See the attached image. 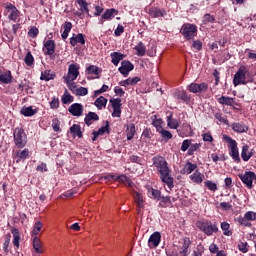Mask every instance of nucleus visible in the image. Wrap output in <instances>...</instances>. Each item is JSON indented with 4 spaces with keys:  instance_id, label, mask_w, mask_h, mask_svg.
<instances>
[{
    "instance_id": "f257e3e1",
    "label": "nucleus",
    "mask_w": 256,
    "mask_h": 256,
    "mask_svg": "<svg viewBox=\"0 0 256 256\" xmlns=\"http://www.w3.org/2000/svg\"><path fill=\"white\" fill-rule=\"evenodd\" d=\"M247 73H249V69L246 66L239 67L233 78L234 87L252 82V80H247Z\"/></svg>"
},
{
    "instance_id": "f03ea898",
    "label": "nucleus",
    "mask_w": 256,
    "mask_h": 256,
    "mask_svg": "<svg viewBox=\"0 0 256 256\" xmlns=\"http://www.w3.org/2000/svg\"><path fill=\"white\" fill-rule=\"evenodd\" d=\"M196 227L208 237H211L213 233H219V227H217L216 223L212 224L211 221H198Z\"/></svg>"
},
{
    "instance_id": "7ed1b4c3",
    "label": "nucleus",
    "mask_w": 256,
    "mask_h": 256,
    "mask_svg": "<svg viewBox=\"0 0 256 256\" xmlns=\"http://www.w3.org/2000/svg\"><path fill=\"white\" fill-rule=\"evenodd\" d=\"M223 141L228 143V147L231 151V157L236 161V163H241V158L239 157V149L237 148V141L233 140L227 134L223 135Z\"/></svg>"
},
{
    "instance_id": "20e7f679",
    "label": "nucleus",
    "mask_w": 256,
    "mask_h": 256,
    "mask_svg": "<svg viewBox=\"0 0 256 256\" xmlns=\"http://www.w3.org/2000/svg\"><path fill=\"white\" fill-rule=\"evenodd\" d=\"M14 143L18 149H23L27 145V134L24 129L16 128L14 130Z\"/></svg>"
},
{
    "instance_id": "39448f33",
    "label": "nucleus",
    "mask_w": 256,
    "mask_h": 256,
    "mask_svg": "<svg viewBox=\"0 0 256 256\" xmlns=\"http://www.w3.org/2000/svg\"><path fill=\"white\" fill-rule=\"evenodd\" d=\"M182 35L185 39H193L197 35V26L193 24H184L181 29Z\"/></svg>"
},
{
    "instance_id": "423d86ee",
    "label": "nucleus",
    "mask_w": 256,
    "mask_h": 256,
    "mask_svg": "<svg viewBox=\"0 0 256 256\" xmlns=\"http://www.w3.org/2000/svg\"><path fill=\"white\" fill-rule=\"evenodd\" d=\"M79 69H81L79 64H70L68 67V73L64 77V80L68 82L75 81V79L79 77Z\"/></svg>"
},
{
    "instance_id": "0eeeda50",
    "label": "nucleus",
    "mask_w": 256,
    "mask_h": 256,
    "mask_svg": "<svg viewBox=\"0 0 256 256\" xmlns=\"http://www.w3.org/2000/svg\"><path fill=\"white\" fill-rule=\"evenodd\" d=\"M238 177L248 189H253V181L256 179L254 172H245V174H239Z\"/></svg>"
},
{
    "instance_id": "6e6552de",
    "label": "nucleus",
    "mask_w": 256,
    "mask_h": 256,
    "mask_svg": "<svg viewBox=\"0 0 256 256\" xmlns=\"http://www.w3.org/2000/svg\"><path fill=\"white\" fill-rule=\"evenodd\" d=\"M5 13L8 16V19H10V21H17V19H19V10L17 9V7H15V5L9 3L5 5Z\"/></svg>"
},
{
    "instance_id": "1a4fd4ad",
    "label": "nucleus",
    "mask_w": 256,
    "mask_h": 256,
    "mask_svg": "<svg viewBox=\"0 0 256 256\" xmlns=\"http://www.w3.org/2000/svg\"><path fill=\"white\" fill-rule=\"evenodd\" d=\"M154 166L158 169L159 173H167L169 167L167 166V161L165 158L158 156L154 158Z\"/></svg>"
},
{
    "instance_id": "9d476101",
    "label": "nucleus",
    "mask_w": 256,
    "mask_h": 256,
    "mask_svg": "<svg viewBox=\"0 0 256 256\" xmlns=\"http://www.w3.org/2000/svg\"><path fill=\"white\" fill-rule=\"evenodd\" d=\"M131 195L138 209H143V207H145V198H143V194L136 190H132ZM138 213H141V210H138Z\"/></svg>"
},
{
    "instance_id": "9b49d317",
    "label": "nucleus",
    "mask_w": 256,
    "mask_h": 256,
    "mask_svg": "<svg viewBox=\"0 0 256 256\" xmlns=\"http://www.w3.org/2000/svg\"><path fill=\"white\" fill-rule=\"evenodd\" d=\"M161 180L164 183V185H167L166 191L169 193L171 189H173V177H171V171L167 170L166 173H161Z\"/></svg>"
},
{
    "instance_id": "f8f14e48",
    "label": "nucleus",
    "mask_w": 256,
    "mask_h": 256,
    "mask_svg": "<svg viewBox=\"0 0 256 256\" xmlns=\"http://www.w3.org/2000/svg\"><path fill=\"white\" fill-rule=\"evenodd\" d=\"M105 179H108L109 181H111V179L113 181H118V183H123V185H125L126 187H133V182H131V179H129V177H127L126 175H121V176H108L105 177Z\"/></svg>"
},
{
    "instance_id": "ddd939ff",
    "label": "nucleus",
    "mask_w": 256,
    "mask_h": 256,
    "mask_svg": "<svg viewBox=\"0 0 256 256\" xmlns=\"http://www.w3.org/2000/svg\"><path fill=\"white\" fill-rule=\"evenodd\" d=\"M135 69V66H133L132 63H130L127 60L122 61L121 67L119 68V71L121 75H124V77H127L129 75L130 71H133Z\"/></svg>"
},
{
    "instance_id": "4468645a",
    "label": "nucleus",
    "mask_w": 256,
    "mask_h": 256,
    "mask_svg": "<svg viewBox=\"0 0 256 256\" xmlns=\"http://www.w3.org/2000/svg\"><path fill=\"white\" fill-rule=\"evenodd\" d=\"M159 243H161V233L154 232L148 240V245L151 249H155V247H159Z\"/></svg>"
},
{
    "instance_id": "2eb2a0df",
    "label": "nucleus",
    "mask_w": 256,
    "mask_h": 256,
    "mask_svg": "<svg viewBox=\"0 0 256 256\" xmlns=\"http://www.w3.org/2000/svg\"><path fill=\"white\" fill-rule=\"evenodd\" d=\"M68 111L74 117H81V115H83V105L80 103H74L69 107Z\"/></svg>"
},
{
    "instance_id": "dca6fc26",
    "label": "nucleus",
    "mask_w": 256,
    "mask_h": 256,
    "mask_svg": "<svg viewBox=\"0 0 256 256\" xmlns=\"http://www.w3.org/2000/svg\"><path fill=\"white\" fill-rule=\"evenodd\" d=\"M231 128L235 133H247V131H249V127L241 122H234L231 125Z\"/></svg>"
},
{
    "instance_id": "f3484780",
    "label": "nucleus",
    "mask_w": 256,
    "mask_h": 256,
    "mask_svg": "<svg viewBox=\"0 0 256 256\" xmlns=\"http://www.w3.org/2000/svg\"><path fill=\"white\" fill-rule=\"evenodd\" d=\"M77 43H80V45H85V36L80 33L77 35H73L70 39V44L72 45V47H75V45H77Z\"/></svg>"
},
{
    "instance_id": "a211bd4d",
    "label": "nucleus",
    "mask_w": 256,
    "mask_h": 256,
    "mask_svg": "<svg viewBox=\"0 0 256 256\" xmlns=\"http://www.w3.org/2000/svg\"><path fill=\"white\" fill-rule=\"evenodd\" d=\"M33 249L37 253H45V250L43 249V242H41V239L38 236L33 237Z\"/></svg>"
},
{
    "instance_id": "6ab92c4d",
    "label": "nucleus",
    "mask_w": 256,
    "mask_h": 256,
    "mask_svg": "<svg viewBox=\"0 0 256 256\" xmlns=\"http://www.w3.org/2000/svg\"><path fill=\"white\" fill-rule=\"evenodd\" d=\"M11 233L13 235V245L19 249V241H21V235L19 234V229L12 227Z\"/></svg>"
},
{
    "instance_id": "aec40b11",
    "label": "nucleus",
    "mask_w": 256,
    "mask_h": 256,
    "mask_svg": "<svg viewBox=\"0 0 256 256\" xmlns=\"http://www.w3.org/2000/svg\"><path fill=\"white\" fill-rule=\"evenodd\" d=\"M139 81H141V78L139 77L128 78L126 80L120 81L119 85H121V87H128V85H137Z\"/></svg>"
},
{
    "instance_id": "412c9836",
    "label": "nucleus",
    "mask_w": 256,
    "mask_h": 256,
    "mask_svg": "<svg viewBox=\"0 0 256 256\" xmlns=\"http://www.w3.org/2000/svg\"><path fill=\"white\" fill-rule=\"evenodd\" d=\"M46 55H53L55 53V41L47 40L44 44Z\"/></svg>"
},
{
    "instance_id": "4be33fe9",
    "label": "nucleus",
    "mask_w": 256,
    "mask_h": 256,
    "mask_svg": "<svg viewBox=\"0 0 256 256\" xmlns=\"http://www.w3.org/2000/svg\"><path fill=\"white\" fill-rule=\"evenodd\" d=\"M94 121H99V115L95 112H89L85 117L86 125H93Z\"/></svg>"
},
{
    "instance_id": "5701e85b",
    "label": "nucleus",
    "mask_w": 256,
    "mask_h": 256,
    "mask_svg": "<svg viewBox=\"0 0 256 256\" xmlns=\"http://www.w3.org/2000/svg\"><path fill=\"white\" fill-rule=\"evenodd\" d=\"M218 103H220V105H227L229 107H233V105H235V100L231 97L222 96L218 99Z\"/></svg>"
},
{
    "instance_id": "b1692460",
    "label": "nucleus",
    "mask_w": 256,
    "mask_h": 256,
    "mask_svg": "<svg viewBox=\"0 0 256 256\" xmlns=\"http://www.w3.org/2000/svg\"><path fill=\"white\" fill-rule=\"evenodd\" d=\"M190 179L191 181H193V183H203V179H205V175H203L201 172L199 171H195L192 175H190Z\"/></svg>"
},
{
    "instance_id": "393cba45",
    "label": "nucleus",
    "mask_w": 256,
    "mask_h": 256,
    "mask_svg": "<svg viewBox=\"0 0 256 256\" xmlns=\"http://www.w3.org/2000/svg\"><path fill=\"white\" fill-rule=\"evenodd\" d=\"M167 125L170 129H178L179 122L176 119H173V113H169L167 116Z\"/></svg>"
},
{
    "instance_id": "a878e982",
    "label": "nucleus",
    "mask_w": 256,
    "mask_h": 256,
    "mask_svg": "<svg viewBox=\"0 0 256 256\" xmlns=\"http://www.w3.org/2000/svg\"><path fill=\"white\" fill-rule=\"evenodd\" d=\"M241 157H242L243 161H249L251 159V157H253V153L249 152L248 145H244L242 147Z\"/></svg>"
},
{
    "instance_id": "bb28decb",
    "label": "nucleus",
    "mask_w": 256,
    "mask_h": 256,
    "mask_svg": "<svg viewBox=\"0 0 256 256\" xmlns=\"http://www.w3.org/2000/svg\"><path fill=\"white\" fill-rule=\"evenodd\" d=\"M13 76L11 75V71H6L0 74V82L5 83L6 85L11 83Z\"/></svg>"
},
{
    "instance_id": "cd10ccee",
    "label": "nucleus",
    "mask_w": 256,
    "mask_h": 256,
    "mask_svg": "<svg viewBox=\"0 0 256 256\" xmlns=\"http://www.w3.org/2000/svg\"><path fill=\"white\" fill-rule=\"evenodd\" d=\"M125 55L121 54L119 52H114L111 54V59H112V63L113 65H119V61H123V59H125Z\"/></svg>"
},
{
    "instance_id": "c85d7f7f",
    "label": "nucleus",
    "mask_w": 256,
    "mask_h": 256,
    "mask_svg": "<svg viewBox=\"0 0 256 256\" xmlns=\"http://www.w3.org/2000/svg\"><path fill=\"white\" fill-rule=\"evenodd\" d=\"M191 245V240H189V238H185L184 239V243H183V246L180 250V255L181 256H188L189 254V246Z\"/></svg>"
},
{
    "instance_id": "c756f323",
    "label": "nucleus",
    "mask_w": 256,
    "mask_h": 256,
    "mask_svg": "<svg viewBox=\"0 0 256 256\" xmlns=\"http://www.w3.org/2000/svg\"><path fill=\"white\" fill-rule=\"evenodd\" d=\"M158 133H160L162 139H165V141H169V139H173V134L169 132V130H165L162 127L157 128Z\"/></svg>"
},
{
    "instance_id": "7c9ffc66",
    "label": "nucleus",
    "mask_w": 256,
    "mask_h": 256,
    "mask_svg": "<svg viewBox=\"0 0 256 256\" xmlns=\"http://www.w3.org/2000/svg\"><path fill=\"white\" fill-rule=\"evenodd\" d=\"M63 33H62V39H67L69 37V33L71 32V29H73V24L71 22H65L63 25Z\"/></svg>"
},
{
    "instance_id": "2f4dec72",
    "label": "nucleus",
    "mask_w": 256,
    "mask_h": 256,
    "mask_svg": "<svg viewBox=\"0 0 256 256\" xmlns=\"http://www.w3.org/2000/svg\"><path fill=\"white\" fill-rule=\"evenodd\" d=\"M40 79L42 81H51V79H55V73H53L51 70H45L42 72Z\"/></svg>"
},
{
    "instance_id": "473e14b6",
    "label": "nucleus",
    "mask_w": 256,
    "mask_h": 256,
    "mask_svg": "<svg viewBox=\"0 0 256 256\" xmlns=\"http://www.w3.org/2000/svg\"><path fill=\"white\" fill-rule=\"evenodd\" d=\"M135 50L137 51L136 55H138V57H143L147 52V48L143 42H139L138 45L135 46Z\"/></svg>"
},
{
    "instance_id": "72a5a7b5",
    "label": "nucleus",
    "mask_w": 256,
    "mask_h": 256,
    "mask_svg": "<svg viewBox=\"0 0 256 256\" xmlns=\"http://www.w3.org/2000/svg\"><path fill=\"white\" fill-rule=\"evenodd\" d=\"M135 133H136L135 124L128 125L126 129L127 140L131 141V139L135 137Z\"/></svg>"
},
{
    "instance_id": "f704fd0d",
    "label": "nucleus",
    "mask_w": 256,
    "mask_h": 256,
    "mask_svg": "<svg viewBox=\"0 0 256 256\" xmlns=\"http://www.w3.org/2000/svg\"><path fill=\"white\" fill-rule=\"evenodd\" d=\"M195 169H197L196 164L187 162L183 168V173H185L186 175H190V173H193V171H195Z\"/></svg>"
},
{
    "instance_id": "c9c22d12",
    "label": "nucleus",
    "mask_w": 256,
    "mask_h": 256,
    "mask_svg": "<svg viewBox=\"0 0 256 256\" xmlns=\"http://www.w3.org/2000/svg\"><path fill=\"white\" fill-rule=\"evenodd\" d=\"M174 97L176 99H180L181 101H189V95H187V92L183 90L176 91L174 93Z\"/></svg>"
},
{
    "instance_id": "e433bc0d",
    "label": "nucleus",
    "mask_w": 256,
    "mask_h": 256,
    "mask_svg": "<svg viewBox=\"0 0 256 256\" xmlns=\"http://www.w3.org/2000/svg\"><path fill=\"white\" fill-rule=\"evenodd\" d=\"M41 229H43V223H41V221H37L34 224L33 230L31 232L32 237H37V235H39L41 232Z\"/></svg>"
},
{
    "instance_id": "4c0bfd02",
    "label": "nucleus",
    "mask_w": 256,
    "mask_h": 256,
    "mask_svg": "<svg viewBox=\"0 0 256 256\" xmlns=\"http://www.w3.org/2000/svg\"><path fill=\"white\" fill-rule=\"evenodd\" d=\"M70 132L73 133V135H76V137H79V139H81V137H83V132H81V126L78 124H74L70 128Z\"/></svg>"
},
{
    "instance_id": "58836bf2",
    "label": "nucleus",
    "mask_w": 256,
    "mask_h": 256,
    "mask_svg": "<svg viewBox=\"0 0 256 256\" xmlns=\"http://www.w3.org/2000/svg\"><path fill=\"white\" fill-rule=\"evenodd\" d=\"M94 105L98 108V109H102L107 107V99L103 96H100L94 103Z\"/></svg>"
},
{
    "instance_id": "ea45409f",
    "label": "nucleus",
    "mask_w": 256,
    "mask_h": 256,
    "mask_svg": "<svg viewBox=\"0 0 256 256\" xmlns=\"http://www.w3.org/2000/svg\"><path fill=\"white\" fill-rule=\"evenodd\" d=\"M82 13H89V3L85 0H76Z\"/></svg>"
},
{
    "instance_id": "a19ab883",
    "label": "nucleus",
    "mask_w": 256,
    "mask_h": 256,
    "mask_svg": "<svg viewBox=\"0 0 256 256\" xmlns=\"http://www.w3.org/2000/svg\"><path fill=\"white\" fill-rule=\"evenodd\" d=\"M61 101L63 105H68V103H73V96L69 94L67 90H65V93L63 94Z\"/></svg>"
},
{
    "instance_id": "79ce46f5",
    "label": "nucleus",
    "mask_w": 256,
    "mask_h": 256,
    "mask_svg": "<svg viewBox=\"0 0 256 256\" xmlns=\"http://www.w3.org/2000/svg\"><path fill=\"white\" fill-rule=\"evenodd\" d=\"M230 227H231V225H229V223H227V222L221 223V229L224 232V235H226L227 237H231V235H233V232L231 230H229Z\"/></svg>"
},
{
    "instance_id": "37998d69",
    "label": "nucleus",
    "mask_w": 256,
    "mask_h": 256,
    "mask_svg": "<svg viewBox=\"0 0 256 256\" xmlns=\"http://www.w3.org/2000/svg\"><path fill=\"white\" fill-rule=\"evenodd\" d=\"M24 62L27 65V67H32L33 63H35V58H33L31 52H27L24 58Z\"/></svg>"
},
{
    "instance_id": "c03bdc74",
    "label": "nucleus",
    "mask_w": 256,
    "mask_h": 256,
    "mask_svg": "<svg viewBox=\"0 0 256 256\" xmlns=\"http://www.w3.org/2000/svg\"><path fill=\"white\" fill-rule=\"evenodd\" d=\"M21 114L24 115V117H33V115H35V110H33L32 107L22 108Z\"/></svg>"
},
{
    "instance_id": "a18cd8bd",
    "label": "nucleus",
    "mask_w": 256,
    "mask_h": 256,
    "mask_svg": "<svg viewBox=\"0 0 256 256\" xmlns=\"http://www.w3.org/2000/svg\"><path fill=\"white\" fill-rule=\"evenodd\" d=\"M106 132H107V126H102L98 131H94L93 132L94 137L92 138V141H97V137H99V135H105Z\"/></svg>"
},
{
    "instance_id": "49530a36",
    "label": "nucleus",
    "mask_w": 256,
    "mask_h": 256,
    "mask_svg": "<svg viewBox=\"0 0 256 256\" xmlns=\"http://www.w3.org/2000/svg\"><path fill=\"white\" fill-rule=\"evenodd\" d=\"M115 13H117L116 9L106 10L105 13L102 15V19H113Z\"/></svg>"
},
{
    "instance_id": "de8ad7c7",
    "label": "nucleus",
    "mask_w": 256,
    "mask_h": 256,
    "mask_svg": "<svg viewBox=\"0 0 256 256\" xmlns=\"http://www.w3.org/2000/svg\"><path fill=\"white\" fill-rule=\"evenodd\" d=\"M148 193L151 195V197H153V199H161V192L159 190L149 188Z\"/></svg>"
},
{
    "instance_id": "09e8293b",
    "label": "nucleus",
    "mask_w": 256,
    "mask_h": 256,
    "mask_svg": "<svg viewBox=\"0 0 256 256\" xmlns=\"http://www.w3.org/2000/svg\"><path fill=\"white\" fill-rule=\"evenodd\" d=\"M89 75H99V67L91 65L86 69Z\"/></svg>"
},
{
    "instance_id": "8fccbe9b",
    "label": "nucleus",
    "mask_w": 256,
    "mask_h": 256,
    "mask_svg": "<svg viewBox=\"0 0 256 256\" xmlns=\"http://www.w3.org/2000/svg\"><path fill=\"white\" fill-rule=\"evenodd\" d=\"M11 243V234H7L5 236V241H4V244H3V249L6 253L9 252V244Z\"/></svg>"
},
{
    "instance_id": "3c124183",
    "label": "nucleus",
    "mask_w": 256,
    "mask_h": 256,
    "mask_svg": "<svg viewBox=\"0 0 256 256\" xmlns=\"http://www.w3.org/2000/svg\"><path fill=\"white\" fill-rule=\"evenodd\" d=\"M16 156L19 157V159H27V157H29V149L16 152Z\"/></svg>"
},
{
    "instance_id": "603ef678",
    "label": "nucleus",
    "mask_w": 256,
    "mask_h": 256,
    "mask_svg": "<svg viewBox=\"0 0 256 256\" xmlns=\"http://www.w3.org/2000/svg\"><path fill=\"white\" fill-rule=\"evenodd\" d=\"M150 15L152 17H163V11H161V9L158 8H153L150 10Z\"/></svg>"
},
{
    "instance_id": "864d4df0",
    "label": "nucleus",
    "mask_w": 256,
    "mask_h": 256,
    "mask_svg": "<svg viewBox=\"0 0 256 256\" xmlns=\"http://www.w3.org/2000/svg\"><path fill=\"white\" fill-rule=\"evenodd\" d=\"M87 93H89V90L85 87H79L75 90V94L81 97L87 95Z\"/></svg>"
},
{
    "instance_id": "5fc2aeb1",
    "label": "nucleus",
    "mask_w": 256,
    "mask_h": 256,
    "mask_svg": "<svg viewBox=\"0 0 256 256\" xmlns=\"http://www.w3.org/2000/svg\"><path fill=\"white\" fill-rule=\"evenodd\" d=\"M162 207H169L171 205V196H165L161 198Z\"/></svg>"
},
{
    "instance_id": "6e6d98bb",
    "label": "nucleus",
    "mask_w": 256,
    "mask_h": 256,
    "mask_svg": "<svg viewBox=\"0 0 256 256\" xmlns=\"http://www.w3.org/2000/svg\"><path fill=\"white\" fill-rule=\"evenodd\" d=\"M188 91H190V93H199V84L198 83H191L188 86Z\"/></svg>"
},
{
    "instance_id": "4d7b16f0",
    "label": "nucleus",
    "mask_w": 256,
    "mask_h": 256,
    "mask_svg": "<svg viewBox=\"0 0 256 256\" xmlns=\"http://www.w3.org/2000/svg\"><path fill=\"white\" fill-rule=\"evenodd\" d=\"M201 147V144L195 143V144H190V148L188 149V155H193L197 149Z\"/></svg>"
},
{
    "instance_id": "13d9d810",
    "label": "nucleus",
    "mask_w": 256,
    "mask_h": 256,
    "mask_svg": "<svg viewBox=\"0 0 256 256\" xmlns=\"http://www.w3.org/2000/svg\"><path fill=\"white\" fill-rule=\"evenodd\" d=\"M113 109L121 108V98L110 99Z\"/></svg>"
},
{
    "instance_id": "bf43d9fd",
    "label": "nucleus",
    "mask_w": 256,
    "mask_h": 256,
    "mask_svg": "<svg viewBox=\"0 0 256 256\" xmlns=\"http://www.w3.org/2000/svg\"><path fill=\"white\" fill-rule=\"evenodd\" d=\"M244 217L249 221H256V212L248 211L244 214Z\"/></svg>"
},
{
    "instance_id": "052dcab7",
    "label": "nucleus",
    "mask_w": 256,
    "mask_h": 256,
    "mask_svg": "<svg viewBox=\"0 0 256 256\" xmlns=\"http://www.w3.org/2000/svg\"><path fill=\"white\" fill-rule=\"evenodd\" d=\"M239 251L242 253H247L249 251V246L247 245V242H240L238 244Z\"/></svg>"
},
{
    "instance_id": "680f3d73",
    "label": "nucleus",
    "mask_w": 256,
    "mask_h": 256,
    "mask_svg": "<svg viewBox=\"0 0 256 256\" xmlns=\"http://www.w3.org/2000/svg\"><path fill=\"white\" fill-rule=\"evenodd\" d=\"M28 35H29V37H32V39H35V37H37V35H39V29L37 27H32L28 31Z\"/></svg>"
},
{
    "instance_id": "e2e57ef3",
    "label": "nucleus",
    "mask_w": 256,
    "mask_h": 256,
    "mask_svg": "<svg viewBox=\"0 0 256 256\" xmlns=\"http://www.w3.org/2000/svg\"><path fill=\"white\" fill-rule=\"evenodd\" d=\"M209 89V85L205 82L198 84V93H205Z\"/></svg>"
},
{
    "instance_id": "0e129e2a",
    "label": "nucleus",
    "mask_w": 256,
    "mask_h": 256,
    "mask_svg": "<svg viewBox=\"0 0 256 256\" xmlns=\"http://www.w3.org/2000/svg\"><path fill=\"white\" fill-rule=\"evenodd\" d=\"M60 127H61V122H59V119H53L52 129L57 132L59 131Z\"/></svg>"
},
{
    "instance_id": "69168bd1",
    "label": "nucleus",
    "mask_w": 256,
    "mask_h": 256,
    "mask_svg": "<svg viewBox=\"0 0 256 256\" xmlns=\"http://www.w3.org/2000/svg\"><path fill=\"white\" fill-rule=\"evenodd\" d=\"M50 107L52 109H59V98H53L52 101L50 102Z\"/></svg>"
},
{
    "instance_id": "338daca9",
    "label": "nucleus",
    "mask_w": 256,
    "mask_h": 256,
    "mask_svg": "<svg viewBox=\"0 0 256 256\" xmlns=\"http://www.w3.org/2000/svg\"><path fill=\"white\" fill-rule=\"evenodd\" d=\"M239 223L240 225H243V227H251V223L249 222L248 219H246V217L244 216L243 218L239 219Z\"/></svg>"
},
{
    "instance_id": "774afa93",
    "label": "nucleus",
    "mask_w": 256,
    "mask_h": 256,
    "mask_svg": "<svg viewBox=\"0 0 256 256\" xmlns=\"http://www.w3.org/2000/svg\"><path fill=\"white\" fill-rule=\"evenodd\" d=\"M191 146V140H184L181 146V151H187Z\"/></svg>"
}]
</instances>
